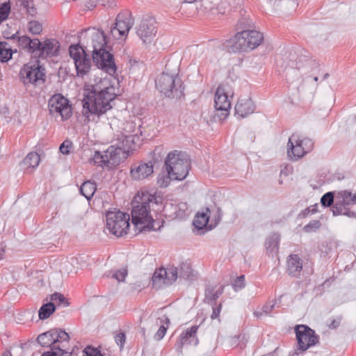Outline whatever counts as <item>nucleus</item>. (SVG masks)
I'll use <instances>...</instances> for the list:
<instances>
[{
  "label": "nucleus",
  "instance_id": "nucleus-14",
  "mask_svg": "<svg viewBox=\"0 0 356 356\" xmlns=\"http://www.w3.org/2000/svg\"><path fill=\"white\" fill-rule=\"evenodd\" d=\"M298 349L302 351L316 345L319 342V337L314 330L305 325H298L295 328Z\"/></svg>",
  "mask_w": 356,
  "mask_h": 356
},
{
  "label": "nucleus",
  "instance_id": "nucleus-26",
  "mask_svg": "<svg viewBox=\"0 0 356 356\" xmlns=\"http://www.w3.org/2000/svg\"><path fill=\"white\" fill-rule=\"evenodd\" d=\"M40 161V155L37 152H31L26 155L20 165L24 170H29L37 168Z\"/></svg>",
  "mask_w": 356,
  "mask_h": 356
},
{
  "label": "nucleus",
  "instance_id": "nucleus-48",
  "mask_svg": "<svg viewBox=\"0 0 356 356\" xmlns=\"http://www.w3.org/2000/svg\"><path fill=\"white\" fill-rule=\"evenodd\" d=\"M173 179L170 175L159 176L158 178V184L162 188L167 187L170 182V180Z\"/></svg>",
  "mask_w": 356,
  "mask_h": 356
},
{
  "label": "nucleus",
  "instance_id": "nucleus-37",
  "mask_svg": "<svg viewBox=\"0 0 356 356\" xmlns=\"http://www.w3.org/2000/svg\"><path fill=\"white\" fill-rule=\"evenodd\" d=\"M54 338L55 339V344L57 342H61V341H68L70 339V336L68 333H67L65 331L63 330L60 328H54Z\"/></svg>",
  "mask_w": 356,
  "mask_h": 356
},
{
  "label": "nucleus",
  "instance_id": "nucleus-8",
  "mask_svg": "<svg viewBox=\"0 0 356 356\" xmlns=\"http://www.w3.org/2000/svg\"><path fill=\"white\" fill-rule=\"evenodd\" d=\"M222 212L220 207H215L210 209L207 207L204 211L197 212L193 220V225L199 230L204 228L211 230L220 221Z\"/></svg>",
  "mask_w": 356,
  "mask_h": 356
},
{
  "label": "nucleus",
  "instance_id": "nucleus-55",
  "mask_svg": "<svg viewBox=\"0 0 356 356\" xmlns=\"http://www.w3.org/2000/svg\"><path fill=\"white\" fill-rule=\"evenodd\" d=\"M343 215L349 218H356V212L352 211L347 208H346V210H344Z\"/></svg>",
  "mask_w": 356,
  "mask_h": 356
},
{
  "label": "nucleus",
  "instance_id": "nucleus-28",
  "mask_svg": "<svg viewBox=\"0 0 356 356\" xmlns=\"http://www.w3.org/2000/svg\"><path fill=\"white\" fill-rule=\"evenodd\" d=\"M19 44H60L56 39H46L43 42L38 38L31 39L29 36L23 35L18 38Z\"/></svg>",
  "mask_w": 356,
  "mask_h": 356
},
{
  "label": "nucleus",
  "instance_id": "nucleus-32",
  "mask_svg": "<svg viewBox=\"0 0 356 356\" xmlns=\"http://www.w3.org/2000/svg\"><path fill=\"white\" fill-rule=\"evenodd\" d=\"M178 277L191 280L193 277V270L190 264L182 263L178 268Z\"/></svg>",
  "mask_w": 356,
  "mask_h": 356
},
{
  "label": "nucleus",
  "instance_id": "nucleus-63",
  "mask_svg": "<svg viewBox=\"0 0 356 356\" xmlns=\"http://www.w3.org/2000/svg\"><path fill=\"white\" fill-rule=\"evenodd\" d=\"M350 201L356 203V193L354 194V195H352V197H351V200Z\"/></svg>",
  "mask_w": 356,
  "mask_h": 356
},
{
  "label": "nucleus",
  "instance_id": "nucleus-10",
  "mask_svg": "<svg viewBox=\"0 0 356 356\" xmlns=\"http://www.w3.org/2000/svg\"><path fill=\"white\" fill-rule=\"evenodd\" d=\"M133 25L134 19L131 14H118L106 36H111V42L115 40L124 41Z\"/></svg>",
  "mask_w": 356,
  "mask_h": 356
},
{
  "label": "nucleus",
  "instance_id": "nucleus-19",
  "mask_svg": "<svg viewBox=\"0 0 356 356\" xmlns=\"http://www.w3.org/2000/svg\"><path fill=\"white\" fill-rule=\"evenodd\" d=\"M154 172V165L148 163L134 164L131 168L130 175L134 180H143L150 176Z\"/></svg>",
  "mask_w": 356,
  "mask_h": 356
},
{
  "label": "nucleus",
  "instance_id": "nucleus-43",
  "mask_svg": "<svg viewBox=\"0 0 356 356\" xmlns=\"http://www.w3.org/2000/svg\"><path fill=\"white\" fill-rule=\"evenodd\" d=\"M245 286V276L243 275L237 277L232 283V287L235 291L243 289Z\"/></svg>",
  "mask_w": 356,
  "mask_h": 356
},
{
  "label": "nucleus",
  "instance_id": "nucleus-21",
  "mask_svg": "<svg viewBox=\"0 0 356 356\" xmlns=\"http://www.w3.org/2000/svg\"><path fill=\"white\" fill-rule=\"evenodd\" d=\"M54 332V329H51L46 332L40 334L37 338L38 343L43 347L51 346V351L58 353V355H63L64 354H67V351H65L63 348H60L59 346H57L55 344Z\"/></svg>",
  "mask_w": 356,
  "mask_h": 356
},
{
  "label": "nucleus",
  "instance_id": "nucleus-2",
  "mask_svg": "<svg viewBox=\"0 0 356 356\" xmlns=\"http://www.w3.org/2000/svg\"><path fill=\"white\" fill-rule=\"evenodd\" d=\"M31 55V60L25 64L19 72L20 79L24 86H37L45 81V69L40 60L55 56L60 46H24Z\"/></svg>",
  "mask_w": 356,
  "mask_h": 356
},
{
  "label": "nucleus",
  "instance_id": "nucleus-16",
  "mask_svg": "<svg viewBox=\"0 0 356 356\" xmlns=\"http://www.w3.org/2000/svg\"><path fill=\"white\" fill-rule=\"evenodd\" d=\"M178 278L177 267L170 266L156 270L152 276V285L154 288H161L172 284Z\"/></svg>",
  "mask_w": 356,
  "mask_h": 356
},
{
  "label": "nucleus",
  "instance_id": "nucleus-53",
  "mask_svg": "<svg viewBox=\"0 0 356 356\" xmlns=\"http://www.w3.org/2000/svg\"><path fill=\"white\" fill-rule=\"evenodd\" d=\"M221 309H222V305L221 304H219L218 305L214 307L213 306V312H212V314L211 316V318L212 319H216V318H218L220 316V312H221Z\"/></svg>",
  "mask_w": 356,
  "mask_h": 356
},
{
  "label": "nucleus",
  "instance_id": "nucleus-25",
  "mask_svg": "<svg viewBox=\"0 0 356 356\" xmlns=\"http://www.w3.org/2000/svg\"><path fill=\"white\" fill-rule=\"evenodd\" d=\"M138 138L136 135L122 136L118 140L117 145L127 156L130 152L135 149V139L138 140Z\"/></svg>",
  "mask_w": 356,
  "mask_h": 356
},
{
  "label": "nucleus",
  "instance_id": "nucleus-59",
  "mask_svg": "<svg viewBox=\"0 0 356 356\" xmlns=\"http://www.w3.org/2000/svg\"><path fill=\"white\" fill-rule=\"evenodd\" d=\"M310 214V207H308L302 211V215L305 217Z\"/></svg>",
  "mask_w": 356,
  "mask_h": 356
},
{
  "label": "nucleus",
  "instance_id": "nucleus-20",
  "mask_svg": "<svg viewBox=\"0 0 356 356\" xmlns=\"http://www.w3.org/2000/svg\"><path fill=\"white\" fill-rule=\"evenodd\" d=\"M198 328V325H193L182 332L177 342V349L181 350L185 345L197 346L199 343L196 335Z\"/></svg>",
  "mask_w": 356,
  "mask_h": 356
},
{
  "label": "nucleus",
  "instance_id": "nucleus-38",
  "mask_svg": "<svg viewBox=\"0 0 356 356\" xmlns=\"http://www.w3.org/2000/svg\"><path fill=\"white\" fill-rule=\"evenodd\" d=\"M257 46H226V51L229 54L232 53H237V52H243L254 50Z\"/></svg>",
  "mask_w": 356,
  "mask_h": 356
},
{
  "label": "nucleus",
  "instance_id": "nucleus-22",
  "mask_svg": "<svg viewBox=\"0 0 356 356\" xmlns=\"http://www.w3.org/2000/svg\"><path fill=\"white\" fill-rule=\"evenodd\" d=\"M286 272L292 277H299L302 269V261L298 254H291L287 258Z\"/></svg>",
  "mask_w": 356,
  "mask_h": 356
},
{
  "label": "nucleus",
  "instance_id": "nucleus-50",
  "mask_svg": "<svg viewBox=\"0 0 356 356\" xmlns=\"http://www.w3.org/2000/svg\"><path fill=\"white\" fill-rule=\"evenodd\" d=\"M352 193L348 191H342L339 193V195L342 199V202L348 204L349 201L351 200Z\"/></svg>",
  "mask_w": 356,
  "mask_h": 356
},
{
  "label": "nucleus",
  "instance_id": "nucleus-24",
  "mask_svg": "<svg viewBox=\"0 0 356 356\" xmlns=\"http://www.w3.org/2000/svg\"><path fill=\"white\" fill-rule=\"evenodd\" d=\"M254 108V105L251 99H240L235 106V114L241 118H245L252 113Z\"/></svg>",
  "mask_w": 356,
  "mask_h": 356
},
{
  "label": "nucleus",
  "instance_id": "nucleus-39",
  "mask_svg": "<svg viewBox=\"0 0 356 356\" xmlns=\"http://www.w3.org/2000/svg\"><path fill=\"white\" fill-rule=\"evenodd\" d=\"M10 12V6L9 3L5 2L0 4V24L6 20Z\"/></svg>",
  "mask_w": 356,
  "mask_h": 356
},
{
  "label": "nucleus",
  "instance_id": "nucleus-17",
  "mask_svg": "<svg viewBox=\"0 0 356 356\" xmlns=\"http://www.w3.org/2000/svg\"><path fill=\"white\" fill-rule=\"evenodd\" d=\"M136 33L143 43L153 42L157 34L155 19L152 17L143 19L136 28Z\"/></svg>",
  "mask_w": 356,
  "mask_h": 356
},
{
  "label": "nucleus",
  "instance_id": "nucleus-40",
  "mask_svg": "<svg viewBox=\"0 0 356 356\" xmlns=\"http://www.w3.org/2000/svg\"><path fill=\"white\" fill-rule=\"evenodd\" d=\"M28 29L29 32L35 35L40 34L42 31V24L39 22L35 20H32L29 22Z\"/></svg>",
  "mask_w": 356,
  "mask_h": 356
},
{
  "label": "nucleus",
  "instance_id": "nucleus-34",
  "mask_svg": "<svg viewBox=\"0 0 356 356\" xmlns=\"http://www.w3.org/2000/svg\"><path fill=\"white\" fill-rule=\"evenodd\" d=\"M106 160H108L106 154L104 152H99L96 151L93 155L92 161L94 163L98 166L104 167H111L110 165H108V163L106 162Z\"/></svg>",
  "mask_w": 356,
  "mask_h": 356
},
{
  "label": "nucleus",
  "instance_id": "nucleus-3",
  "mask_svg": "<svg viewBox=\"0 0 356 356\" xmlns=\"http://www.w3.org/2000/svg\"><path fill=\"white\" fill-rule=\"evenodd\" d=\"M136 205L131 211L132 223L139 232L156 230L154 219L150 214L154 206H158L161 198L148 191H141L135 197Z\"/></svg>",
  "mask_w": 356,
  "mask_h": 356
},
{
  "label": "nucleus",
  "instance_id": "nucleus-36",
  "mask_svg": "<svg viewBox=\"0 0 356 356\" xmlns=\"http://www.w3.org/2000/svg\"><path fill=\"white\" fill-rule=\"evenodd\" d=\"M6 46H0V62L6 63L12 58L14 51L10 48H5ZM17 52V50L15 51Z\"/></svg>",
  "mask_w": 356,
  "mask_h": 356
},
{
  "label": "nucleus",
  "instance_id": "nucleus-18",
  "mask_svg": "<svg viewBox=\"0 0 356 356\" xmlns=\"http://www.w3.org/2000/svg\"><path fill=\"white\" fill-rule=\"evenodd\" d=\"M83 44H109L111 43V36L102 29L88 28L82 31Z\"/></svg>",
  "mask_w": 356,
  "mask_h": 356
},
{
  "label": "nucleus",
  "instance_id": "nucleus-5",
  "mask_svg": "<svg viewBox=\"0 0 356 356\" xmlns=\"http://www.w3.org/2000/svg\"><path fill=\"white\" fill-rule=\"evenodd\" d=\"M156 87L169 98L179 99L184 95V87L177 74L162 73L156 80Z\"/></svg>",
  "mask_w": 356,
  "mask_h": 356
},
{
  "label": "nucleus",
  "instance_id": "nucleus-6",
  "mask_svg": "<svg viewBox=\"0 0 356 356\" xmlns=\"http://www.w3.org/2000/svg\"><path fill=\"white\" fill-rule=\"evenodd\" d=\"M130 217L128 213L118 211H109L106 214V229L117 237L127 234Z\"/></svg>",
  "mask_w": 356,
  "mask_h": 356
},
{
  "label": "nucleus",
  "instance_id": "nucleus-41",
  "mask_svg": "<svg viewBox=\"0 0 356 356\" xmlns=\"http://www.w3.org/2000/svg\"><path fill=\"white\" fill-rule=\"evenodd\" d=\"M334 202V193L333 192H327L324 194L321 199V203L324 207H329L333 204Z\"/></svg>",
  "mask_w": 356,
  "mask_h": 356
},
{
  "label": "nucleus",
  "instance_id": "nucleus-46",
  "mask_svg": "<svg viewBox=\"0 0 356 356\" xmlns=\"http://www.w3.org/2000/svg\"><path fill=\"white\" fill-rule=\"evenodd\" d=\"M72 148V143L70 140H65L60 145L59 149L63 154H69L71 149Z\"/></svg>",
  "mask_w": 356,
  "mask_h": 356
},
{
  "label": "nucleus",
  "instance_id": "nucleus-30",
  "mask_svg": "<svg viewBox=\"0 0 356 356\" xmlns=\"http://www.w3.org/2000/svg\"><path fill=\"white\" fill-rule=\"evenodd\" d=\"M96 189V184L95 182L91 181H86L81 186L80 193L87 200H89L93 197Z\"/></svg>",
  "mask_w": 356,
  "mask_h": 356
},
{
  "label": "nucleus",
  "instance_id": "nucleus-47",
  "mask_svg": "<svg viewBox=\"0 0 356 356\" xmlns=\"http://www.w3.org/2000/svg\"><path fill=\"white\" fill-rule=\"evenodd\" d=\"M127 275V270L126 268H122L119 270L115 271L112 277L117 280L118 282H124Z\"/></svg>",
  "mask_w": 356,
  "mask_h": 356
},
{
  "label": "nucleus",
  "instance_id": "nucleus-35",
  "mask_svg": "<svg viewBox=\"0 0 356 356\" xmlns=\"http://www.w3.org/2000/svg\"><path fill=\"white\" fill-rule=\"evenodd\" d=\"M82 31L78 34H67L65 38L66 44H83L82 40Z\"/></svg>",
  "mask_w": 356,
  "mask_h": 356
},
{
  "label": "nucleus",
  "instance_id": "nucleus-9",
  "mask_svg": "<svg viewBox=\"0 0 356 356\" xmlns=\"http://www.w3.org/2000/svg\"><path fill=\"white\" fill-rule=\"evenodd\" d=\"M92 51V60L95 65L106 72L111 76L116 73L117 67L115 63L113 55L106 47L111 46H100L99 49H96L95 46Z\"/></svg>",
  "mask_w": 356,
  "mask_h": 356
},
{
  "label": "nucleus",
  "instance_id": "nucleus-27",
  "mask_svg": "<svg viewBox=\"0 0 356 356\" xmlns=\"http://www.w3.org/2000/svg\"><path fill=\"white\" fill-rule=\"evenodd\" d=\"M224 291V286H220L217 290L213 286H207L205 289L204 302L213 305V303L221 296Z\"/></svg>",
  "mask_w": 356,
  "mask_h": 356
},
{
  "label": "nucleus",
  "instance_id": "nucleus-57",
  "mask_svg": "<svg viewBox=\"0 0 356 356\" xmlns=\"http://www.w3.org/2000/svg\"><path fill=\"white\" fill-rule=\"evenodd\" d=\"M21 2L22 6L24 7H29V4L32 3V0H19Z\"/></svg>",
  "mask_w": 356,
  "mask_h": 356
},
{
  "label": "nucleus",
  "instance_id": "nucleus-49",
  "mask_svg": "<svg viewBox=\"0 0 356 356\" xmlns=\"http://www.w3.org/2000/svg\"><path fill=\"white\" fill-rule=\"evenodd\" d=\"M83 352L86 356H103L99 350L90 346L85 348Z\"/></svg>",
  "mask_w": 356,
  "mask_h": 356
},
{
  "label": "nucleus",
  "instance_id": "nucleus-58",
  "mask_svg": "<svg viewBox=\"0 0 356 356\" xmlns=\"http://www.w3.org/2000/svg\"><path fill=\"white\" fill-rule=\"evenodd\" d=\"M230 0H222L221 2H220V7H219V10L220 11V7H223L225 8V5L227 3L228 4H230Z\"/></svg>",
  "mask_w": 356,
  "mask_h": 356
},
{
  "label": "nucleus",
  "instance_id": "nucleus-7",
  "mask_svg": "<svg viewBox=\"0 0 356 356\" xmlns=\"http://www.w3.org/2000/svg\"><path fill=\"white\" fill-rule=\"evenodd\" d=\"M314 142L311 138L293 134L287 143V154L291 161H298L312 150Z\"/></svg>",
  "mask_w": 356,
  "mask_h": 356
},
{
  "label": "nucleus",
  "instance_id": "nucleus-29",
  "mask_svg": "<svg viewBox=\"0 0 356 356\" xmlns=\"http://www.w3.org/2000/svg\"><path fill=\"white\" fill-rule=\"evenodd\" d=\"M280 239V235L277 234H273L266 239L265 245L269 254L273 255V253L277 252Z\"/></svg>",
  "mask_w": 356,
  "mask_h": 356
},
{
  "label": "nucleus",
  "instance_id": "nucleus-60",
  "mask_svg": "<svg viewBox=\"0 0 356 356\" xmlns=\"http://www.w3.org/2000/svg\"><path fill=\"white\" fill-rule=\"evenodd\" d=\"M316 207H317L316 204L312 206V208L310 207V213L311 214L315 213L316 212V211H317Z\"/></svg>",
  "mask_w": 356,
  "mask_h": 356
},
{
  "label": "nucleus",
  "instance_id": "nucleus-54",
  "mask_svg": "<svg viewBox=\"0 0 356 356\" xmlns=\"http://www.w3.org/2000/svg\"><path fill=\"white\" fill-rule=\"evenodd\" d=\"M26 13L32 17L36 15V8L31 4H29V7H24Z\"/></svg>",
  "mask_w": 356,
  "mask_h": 356
},
{
  "label": "nucleus",
  "instance_id": "nucleus-45",
  "mask_svg": "<svg viewBox=\"0 0 356 356\" xmlns=\"http://www.w3.org/2000/svg\"><path fill=\"white\" fill-rule=\"evenodd\" d=\"M273 307H274V305H265L262 307L261 311H255L254 312V316H256L257 318H259L264 314L267 315L271 312Z\"/></svg>",
  "mask_w": 356,
  "mask_h": 356
},
{
  "label": "nucleus",
  "instance_id": "nucleus-13",
  "mask_svg": "<svg viewBox=\"0 0 356 356\" xmlns=\"http://www.w3.org/2000/svg\"><path fill=\"white\" fill-rule=\"evenodd\" d=\"M69 54L73 59L77 74L84 76L91 67V59L83 46H69Z\"/></svg>",
  "mask_w": 356,
  "mask_h": 356
},
{
  "label": "nucleus",
  "instance_id": "nucleus-1",
  "mask_svg": "<svg viewBox=\"0 0 356 356\" xmlns=\"http://www.w3.org/2000/svg\"><path fill=\"white\" fill-rule=\"evenodd\" d=\"M116 96L115 88L108 78L100 79L94 84L85 86L83 115L90 121V116L99 117L106 113L112 108L111 102Z\"/></svg>",
  "mask_w": 356,
  "mask_h": 356
},
{
  "label": "nucleus",
  "instance_id": "nucleus-15",
  "mask_svg": "<svg viewBox=\"0 0 356 356\" xmlns=\"http://www.w3.org/2000/svg\"><path fill=\"white\" fill-rule=\"evenodd\" d=\"M264 40L261 32L256 30H244L236 33L227 42L230 44H261Z\"/></svg>",
  "mask_w": 356,
  "mask_h": 356
},
{
  "label": "nucleus",
  "instance_id": "nucleus-23",
  "mask_svg": "<svg viewBox=\"0 0 356 356\" xmlns=\"http://www.w3.org/2000/svg\"><path fill=\"white\" fill-rule=\"evenodd\" d=\"M105 152L108 158L106 162L108 163L111 167L118 165L122 160L127 158L125 154L122 152L117 144L110 146Z\"/></svg>",
  "mask_w": 356,
  "mask_h": 356
},
{
  "label": "nucleus",
  "instance_id": "nucleus-52",
  "mask_svg": "<svg viewBox=\"0 0 356 356\" xmlns=\"http://www.w3.org/2000/svg\"><path fill=\"white\" fill-rule=\"evenodd\" d=\"M126 336L123 332L118 333L115 337V340L116 343L120 346V349L124 347L125 343Z\"/></svg>",
  "mask_w": 356,
  "mask_h": 356
},
{
  "label": "nucleus",
  "instance_id": "nucleus-51",
  "mask_svg": "<svg viewBox=\"0 0 356 356\" xmlns=\"http://www.w3.org/2000/svg\"><path fill=\"white\" fill-rule=\"evenodd\" d=\"M321 226V222L318 220H314L310 222L307 225L304 227V229L305 232H310L312 230L316 229L319 228Z\"/></svg>",
  "mask_w": 356,
  "mask_h": 356
},
{
  "label": "nucleus",
  "instance_id": "nucleus-44",
  "mask_svg": "<svg viewBox=\"0 0 356 356\" xmlns=\"http://www.w3.org/2000/svg\"><path fill=\"white\" fill-rule=\"evenodd\" d=\"M346 204L341 202H337L332 206V213L334 216L343 215L344 210H346Z\"/></svg>",
  "mask_w": 356,
  "mask_h": 356
},
{
  "label": "nucleus",
  "instance_id": "nucleus-11",
  "mask_svg": "<svg viewBox=\"0 0 356 356\" xmlns=\"http://www.w3.org/2000/svg\"><path fill=\"white\" fill-rule=\"evenodd\" d=\"M48 107L51 115L60 116L62 120H68L72 114V108L68 99L60 93L54 95L48 102Z\"/></svg>",
  "mask_w": 356,
  "mask_h": 356
},
{
  "label": "nucleus",
  "instance_id": "nucleus-56",
  "mask_svg": "<svg viewBox=\"0 0 356 356\" xmlns=\"http://www.w3.org/2000/svg\"><path fill=\"white\" fill-rule=\"evenodd\" d=\"M41 356H63L58 355V353L54 351L44 352Z\"/></svg>",
  "mask_w": 356,
  "mask_h": 356
},
{
  "label": "nucleus",
  "instance_id": "nucleus-31",
  "mask_svg": "<svg viewBox=\"0 0 356 356\" xmlns=\"http://www.w3.org/2000/svg\"><path fill=\"white\" fill-rule=\"evenodd\" d=\"M159 320L161 325L154 337V339L156 341H160L164 337L170 325V319L165 315L159 318Z\"/></svg>",
  "mask_w": 356,
  "mask_h": 356
},
{
  "label": "nucleus",
  "instance_id": "nucleus-42",
  "mask_svg": "<svg viewBox=\"0 0 356 356\" xmlns=\"http://www.w3.org/2000/svg\"><path fill=\"white\" fill-rule=\"evenodd\" d=\"M51 300L57 302L58 305H62L64 307L69 305V302L65 297L60 293H54L51 296Z\"/></svg>",
  "mask_w": 356,
  "mask_h": 356
},
{
  "label": "nucleus",
  "instance_id": "nucleus-64",
  "mask_svg": "<svg viewBox=\"0 0 356 356\" xmlns=\"http://www.w3.org/2000/svg\"><path fill=\"white\" fill-rule=\"evenodd\" d=\"M330 74L328 73H326L323 76V79H326L329 77Z\"/></svg>",
  "mask_w": 356,
  "mask_h": 356
},
{
  "label": "nucleus",
  "instance_id": "nucleus-4",
  "mask_svg": "<svg viewBox=\"0 0 356 356\" xmlns=\"http://www.w3.org/2000/svg\"><path fill=\"white\" fill-rule=\"evenodd\" d=\"M165 166L167 173L173 179L181 181L188 174L191 160L186 153L175 150L168 154L165 160Z\"/></svg>",
  "mask_w": 356,
  "mask_h": 356
},
{
  "label": "nucleus",
  "instance_id": "nucleus-62",
  "mask_svg": "<svg viewBox=\"0 0 356 356\" xmlns=\"http://www.w3.org/2000/svg\"><path fill=\"white\" fill-rule=\"evenodd\" d=\"M2 356H12V353H11V352L10 350H6L3 353Z\"/></svg>",
  "mask_w": 356,
  "mask_h": 356
},
{
  "label": "nucleus",
  "instance_id": "nucleus-12",
  "mask_svg": "<svg viewBox=\"0 0 356 356\" xmlns=\"http://www.w3.org/2000/svg\"><path fill=\"white\" fill-rule=\"evenodd\" d=\"M234 95V90L228 82L222 83L217 88L214 96V106L217 111H222V115H227L231 108L230 98Z\"/></svg>",
  "mask_w": 356,
  "mask_h": 356
},
{
  "label": "nucleus",
  "instance_id": "nucleus-61",
  "mask_svg": "<svg viewBox=\"0 0 356 356\" xmlns=\"http://www.w3.org/2000/svg\"><path fill=\"white\" fill-rule=\"evenodd\" d=\"M5 253V249L3 247H0V260L3 259Z\"/></svg>",
  "mask_w": 356,
  "mask_h": 356
},
{
  "label": "nucleus",
  "instance_id": "nucleus-33",
  "mask_svg": "<svg viewBox=\"0 0 356 356\" xmlns=\"http://www.w3.org/2000/svg\"><path fill=\"white\" fill-rule=\"evenodd\" d=\"M56 310V307L53 302L44 304L39 309L40 319L44 320L48 318Z\"/></svg>",
  "mask_w": 356,
  "mask_h": 356
}]
</instances>
